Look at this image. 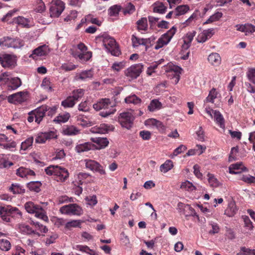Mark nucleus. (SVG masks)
I'll return each instance as SVG.
<instances>
[{
  "label": "nucleus",
  "mask_w": 255,
  "mask_h": 255,
  "mask_svg": "<svg viewBox=\"0 0 255 255\" xmlns=\"http://www.w3.org/2000/svg\"><path fill=\"white\" fill-rule=\"evenodd\" d=\"M93 108L96 111H100L102 109L106 110L101 112L100 114L103 117H107L116 112V109L114 108L109 99L101 100L93 105Z\"/></svg>",
  "instance_id": "f257e3e1"
},
{
  "label": "nucleus",
  "mask_w": 255,
  "mask_h": 255,
  "mask_svg": "<svg viewBox=\"0 0 255 255\" xmlns=\"http://www.w3.org/2000/svg\"><path fill=\"white\" fill-rule=\"evenodd\" d=\"M26 211L30 214H35V216L44 221L48 220L45 211L40 206L32 202H27L24 205Z\"/></svg>",
  "instance_id": "f03ea898"
},
{
  "label": "nucleus",
  "mask_w": 255,
  "mask_h": 255,
  "mask_svg": "<svg viewBox=\"0 0 255 255\" xmlns=\"http://www.w3.org/2000/svg\"><path fill=\"white\" fill-rule=\"evenodd\" d=\"M23 41L18 38L5 36L0 39V46L2 48L19 49L24 45Z\"/></svg>",
  "instance_id": "7ed1b4c3"
},
{
  "label": "nucleus",
  "mask_w": 255,
  "mask_h": 255,
  "mask_svg": "<svg viewBox=\"0 0 255 255\" xmlns=\"http://www.w3.org/2000/svg\"><path fill=\"white\" fill-rule=\"evenodd\" d=\"M103 45L105 48L108 50L112 55L118 56L121 54V51L114 38L109 36L103 37Z\"/></svg>",
  "instance_id": "20e7f679"
},
{
  "label": "nucleus",
  "mask_w": 255,
  "mask_h": 255,
  "mask_svg": "<svg viewBox=\"0 0 255 255\" xmlns=\"http://www.w3.org/2000/svg\"><path fill=\"white\" fill-rule=\"evenodd\" d=\"M87 48L83 43H80L77 45V48L75 51L72 52V55L75 57H78L80 59L86 61L92 57V53L87 51Z\"/></svg>",
  "instance_id": "39448f33"
},
{
  "label": "nucleus",
  "mask_w": 255,
  "mask_h": 255,
  "mask_svg": "<svg viewBox=\"0 0 255 255\" xmlns=\"http://www.w3.org/2000/svg\"><path fill=\"white\" fill-rule=\"evenodd\" d=\"M65 8V4L61 0H53L50 7V14L51 17H58Z\"/></svg>",
  "instance_id": "423d86ee"
},
{
  "label": "nucleus",
  "mask_w": 255,
  "mask_h": 255,
  "mask_svg": "<svg viewBox=\"0 0 255 255\" xmlns=\"http://www.w3.org/2000/svg\"><path fill=\"white\" fill-rule=\"evenodd\" d=\"M134 117L129 112L122 113L120 114L119 121L123 127L127 129L131 128Z\"/></svg>",
  "instance_id": "0eeeda50"
},
{
  "label": "nucleus",
  "mask_w": 255,
  "mask_h": 255,
  "mask_svg": "<svg viewBox=\"0 0 255 255\" xmlns=\"http://www.w3.org/2000/svg\"><path fill=\"white\" fill-rule=\"evenodd\" d=\"M0 63L4 68H13L16 63V56L8 54L0 55Z\"/></svg>",
  "instance_id": "6e6552de"
},
{
  "label": "nucleus",
  "mask_w": 255,
  "mask_h": 255,
  "mask_svg": "<svg viewBox=\"0 0 255 255\" xmlns=\"http://www.w3.org/2000/svg\"><path fill=\"white\" fill-rule=\"evenodd\" d=\"M142 69L143 65L140 63L133 65L125 70V74L131 79H136L140 75Z\"/></svg>",
  "instance_id": "1a4fd4ad"
},
{
  "label": "nucleus",
  "mask_w": 255,
  "mask_h": 255,
  "mask_svg": "<svg viewBox=\"0 0 255 255\" xmlns=\"http://www.w3.org/2000/svg\"><path fill=\"white\" fill-rule=\"evenodd\" d=\"M62 214L80 215L82 214L81 208L76 204H70L62 207L60 209Z\"/></svg>",
  "instance_id": "9d476101"
},
{
  "label": "nucleus",
  "mask_w": 255,
  "mask_h": 255,
  "mask_svg": "<svg viewBox=\"0 0 255 255\" xmlns=\"http://www.w3.org/2000/svg\"><path fill=\"white\" fill-rule=\"evenodd\" d=\"M85 161L87 168L89 169L91 171L99 172L102 175L106 173L103 166L97 161L91 159H86Z\"/></svg>",
  "instance_id": "9b49d317"
},
{
  "label": "nucleus",
  "mask_w": 255,
  "mask_h": 255,
  "mask_svg": "<svg viewBox=\"0 0 255 255\" xmlns=\"http://www.w3.org/2000/svg\"><path fill=\"white\" fill-rule=\"evenodd\" d=\"M24 92H19L10 95L7 97V101L9 103L16 104L21 103L26 100L25 94Z\"/></svg>",
  "instance_id": "f8f14e48"
},
{
  "label": "nucleus",
  "mask_w": 255,
  "mask_h": 255,
  "mask_svg": "<svg viewBox=\"0 0 255 255\" xmlns=\"http://www.w3.org/2000/svg\"><path fill=\"white\" fill-rule=\"evenodd\" d=\"M48 106L43 105L34 111L31 112L32 115L34 116L35 122L37 124H39L43 118L45 116V112L47 111Z\"/></svg>",
  "instance_id": "ddd939ff"
},
{
  "label": "nucleus",
  "mask_w": 255,
  "mask_h": 255,
  "mask_svg": "<svg viewBox=\"0 0 255 255\" xmlns=\"http://www.w3.org/2000/svg\"><path fill=\"white\" fill-rule=\"evenodd\" d=\"M55 169L54 176H57V181H64L69 177L68 170L65 168L56 165Z\"/></svg>",
  "instance_id": "4468645a"
},
{
  "label": "nucleus",
  "mask_w": 255,
  "mask_h": 255,
  "mask_svg": "<svg viewBox=\"0 0 255 255\" xmlns=\"http://www.w3.org/2000/svg\"><path fill=\"white\" fill-rule=\"evenodd\" d=\"M49 51L48 46L44 44L35 49L33 51L32 54L30 56V57L35 58V56H45L49 53Z\"/></svg>",
  "instance_id": "2eb2a0df"
},
{
  "label": "nucleus",
  "mask_w": 255,
  "mask_h": 255,
  "mask_svg": "<svg viewBox=\"0 0 255 255\" xmlns=\"http://www.w3.org/2000/svg\"><path fill=\"white\" fill-rule=\"evenodd\" d=\"M214 33V32L213 28L204 30L202 33H200L198 35L197 37V40L198 42L203 43L205 42L207 39L211 38Z\"/></svg>",
  "instance_id": "dca6fc26"
},
{
  "label": "nucleus",
  "mask_w": 255,
  "mask_h": 255,
  "mask_svg": "<svg viewBox=\"0 0 255 255\" xmlns=\"http://www.w3.org/2000/svg\"><path fill=\"white\" fill-rule=\"evenodd\" d=\"M14 212H16V215H18L19 217H22V213L16 207H13L10 206L0 207V214L4 213L11 216Z\"/></svg>",
  "instance_id": "f3484780"
},
{
  "label": "nucleus",
  "mask_w": 255,
  "mask_h": 255,
  "mask_svg": "<svg viewBox=\"0 0 255 255\" xmlns=\"http://www.w3.org/2000/svg\"><path fill=\"white\" fill-rule=\"evenodd\" d=\"M113 126L103 124L97 128H92L91 131L93 133L105 134L108 133L109 131L113 130Z\"/></svg>",
  "instance_id": "a211bd4d"
},
{
  "label": "nucleus",
  "mask_w": 255,
  "mask_h": 255,
  "mask_svg": "<svg viewBox=\"0 0 255 255\" xmlns=\"http://www.w3.org/2000/svg\"><path fill=\"white\" fill-rule=\"evenodd\" d=\"M94 149H95V145L89 142L78 144L75 147L76 151L78 153L88 151Z\"/></svg>",
  "instance_id": "6ab92c4d"
},
{
  "label": "nucleus",
  "mask_w": 255,
  "mask_h": 255,
  "mask_svg": "<svg viewBox=\"0 0 255 255\" xmlns=\"http://www.w3.org/2000/svg\"><path fill=\"white\" fill-rule=\"evenodd\" d=\"M22 84L20 78L18 77L10 78L9 81L7 83V88L9 90H15L19 87Z\"/></svg>",
  "instance_id": "aec40b11"
},
{
  "label": "nucleus",
  "mask_w": 255,
  "mask_h": 255,
  "mask_svg": "<svg viewBox=\"0 0 255 255\" xmlns=\"http://www.w3.org/2000/svg\"><path fill=\"white\" fill-rule=\"evenodd\" d=\"M150 38H139L136 37L135 35H132L131 36V41L132 46L134 47H137L139 45H143L146 46L148 43V40H149ZM146 50L147 49V46L145 47Z\"/></svg>",
  "instance_id": "412c9836"
},
{
  "label": "nucleus",
  "mask_w": 255,
  "mask_h": 255,
  "mask_svg": "<svg viewBox=\"0 0 255 255\" xmlns=\"http://www.w3.org/2000/svg\"><path fill=\"white\" fill-rule=\"evenodd\" d=\"M196 32L195 31L188 32L183 38L184 44L183 47L185 49H188L191 45V43L195 36Z\"/></svg>",
  "instance_id": "4be33fe9"
},
{
  "label": "nucleus",
  "mask_w": 255,
  "mask_h": 255,
  "mask_svg": "<svg viewBox=\"0 0 255 255\" xmlns=\"http://www.w3.org/2000/svg\"><path fill=\"white\" fill-rule=\"evenodd\" d=\"M213 113L214 114V118L216 123L219 125L220 127L222 128H225V120L223 116L221 114V113L217 110L213 111Z\"/></svg>",
  "instance_id": "5701e85b"
},
{
  "label": "nucleus",
  "mask_w": 255,
  "mask_h": 255,
  "mask_svg": "<svg viewBox=\"0 0 255 255\" xmlns=\"http://www.w3.org/2000/svg\"><path fill=\"white\" fill-rule=\"evenodd\" d=\"M92 141L97 144L99 147L98 148H96L97 149H102L104 148L107 147L109 142L107 138L104 137H93L91 138Z\"/></svg>",
  "instance_id": "b1692460"
},
{
  "label": "nucleus",
  "mask_w": 255,
  "mask_h": 255,
  "mask_svg": "<svg viewBox=\"0 0 255 255\" xmlns=\"http://www.w3.org/2000/svg\"><path fill=\"white\" fill-rule=\"evenodd\" d=\"M238 209L234 202H231L225 211V214L228 217L234 216L237 212Z\"/></svg>",
  "instance_id": "393cba45"
},
{
  "label": "nucleus",
  "mask_w": 255,
  "mask_h": 255,
  "mask_svg": "<svg viewBox=\"0 0 255 255\" xmlns=\"http://www.w3.org/2000/svg\"><path fill=\"white\" fill-rule=\"evenodd\" d=\"M208 60L210 63L214 66L219 65L221 62V58L218 53H212L208 58Z\"/></svg>",
  "instance_id": "a878e982"
},
{
  "label": "nucleus",
  "mask_w": 255,
  "mask_h": 255,
  "mask_svg": "<svg viewBox=\"0 0 255 255\" xmlns=\"http://www.w3.org/2000/svg\"><path fill=\"white\" fill-rule=\"evenodd\" d=\"M162 105L160 102L157 99H153L151 101L149 105L147 107L148 110L150 112H154L155 110H158L162 108Z\"/></svg>",
  "instance_id": "bb28decb"
},
{
  "label": "nucleus",
  "mask_w": 255,
  "mask_h": 255,
  "mask_svg": "<svg viewBox=\"0 0 255 255\" xmlns=\"http://www.w3.org/2000/svg\"><path fill=\"white\" fill-rule=\"evenodd\" d=\"M149 125L155 127L160 132H163L165 130V127L163 124L154 119H151L147 121Z\"/></svg>",
  "instance_id": "cd10ccee"
},
{
  "label": "nucleus",
  "mask_w": 255,
  "mask_h": 255,
  "mask_svg": "<svg viewBox=\"0 0 255 255\" xmlns=\"http://www.w3.org/2000/svg\"><path fill=\"white\" fill-rule=\"evenodd\" d=\"M189 10L188 5H180L176 7L174 11L175 17L183 15Z\"/></svg>",
  "instance_id": "c85d7f7f"
},
{
  "label": "nucleus",
  "mask_w": 255,
  "mask_h": 255,
  "mask_svg": "<svg viewBox=\"0 0 255 255\" xmlns=\"http://www.w3.org/2000/svg\"><path fill=\"white\" fill-rule=\"evenodd\" d=\"M29 22L30 21L28 19L22 16H18L13 19L14 23L21 25L23 27H28Z\"/></svg>",
  "instance_id": "c756f323"
},
{
  "label": "nucleus",
  "mask_w": 255,
  "mask_h": 255,
  "mask_svg": "<svg viewBox=\"0 0 255 255\" xmlns=\"http://www.w3.org/2000/svg\"><path fill=\"white\" fill-rule=\"evenodd\" d=\"M125 102L127 104L138 105L141 104V100L137 97L135 95L133 94L126 97L125 99Z\"/></svg>",
  "instance_id": "7c9ffc66"
},
{
  "label": "nucleus",
  "mask_w": 255,
  "mask_h": 255,
  "mask_svg": "<svg viewBox=\"0 0 255 255\" xmlns=\"http://www.w3.org/2000/svg\"><path fill=\"white\" fill-rule=\"evenodd\" d=\"M242 162H238L235 164H231L229 168V172L232 174H239L241 173V171H235V170H238L241 169L242 170H246V168L243 167V168H241V166H242Z\"/></svg>",
  "instance_id": "2f4dec72"
},
{
  "label": "nucleus",
  "mask_w": 255,
  "mask_h": 255,
  "mask_svg": "<svg viewBox=\"0 0 255 255\" xmlns=\"http://www.w3.org/2000/svg\"><path fill=\"white\" fill-rule=\"evenodd\" d=\"M137 29L138 30L146 31L147 29V20L146 17H142L136 22Z\"/></svg>",
  "instance_id": "473e14b6"
},
{
  "label": "nucleus",
  "mask_w": 255,
  "mask_h": 255,
  "mask_svg": "<svg viewBox=\"0 0 255 255\" xmlns=\"http://www.w3.org/2000/svg\"><path fill=\"white\" fill-rule=\"evenodd\" d=\"M165 35H162L158 39L156 42V44L155 45L154 48L156 50H158L164 45H167L169 41H168L167 39L165 37Z\"/></svg>",
  "instance_id": "72a5a7b5"
},
{
  "label": "nucleus",
  "mask_w": 255,
  "mask_h": 255,
  "mask_svg": "<svg viewBox=\"0 0 255 255\" xmlns=\"http://www.w3.org/2000/svg\"><path fill=\"white\" fill-rule=\"evenodd\" d=\"M173 167V162L170 160H167L163 164L160 165V170L161 172L166 173L171 170Z\"/></svg>",
  "instance_id": "f704fd0d"
},
{
  "label": "nucleus",
  "mask_w": 255,
  "mask_h": 255,
  "mask_svg": "<svg viewBox=\"0 0 255 255\" xmlns=\"http://www.w3.org/2000/svg\"><path fill=\"white\" fill-rule=\"evenodd\" d=\"M41 186V183L39 181H31L27 184V186L30 190L36 192H39L40 191Z\"/></svg>",
  "instance_id": "c9c22d12"
},
{
  "label": "nucleus",
  "mask_w": 255,
  "mask_h": 255,
  "mask_svg": "<svg viewBox=\"0 0 255 255\" xmlns=\"http://www.w3.org/2000/svg\"><path fill=\"white\" fill-rule=\"evenodd\" d=\"M76 103V101L71 96L68 97L61 103V105L64 108H72Z\"/></svg>",
  "instance_id": "e433bc0d"
},
{
  "label": "nucleus",
  "mask_w": 255,
  "mask_h": 255,
  "mask_svg": "<svg viewBox=\"0 0 255 255\" xmlns=\"http://www.w3.org/2000/svg\"><path fill=\"white\" fill-rule=\"evenodd\" d=\"M9 189L13 194H22L25 193V189L18 184H12Z\"/></svg>",
  "instance_id": "4c0bfd02"
},
{
  "label": "nucleus",
  "mask_w": 255,
  "mask_h": 255,
  "mask_svg": "<svg viewBox=\"0 0 255 255\" xmlns=\"http://www.w3.org/2000/svg\"><path fill=\"white\" fill-rule=\"evenodd\" d=\"M64 132L67 135H76L79 133V130L74 126H70L67 127L64 130Z\"/></svg>",
  "instance_id": "58836bf2"
},
{
  "label": "nucleus",
  "mask_w": 255,
  "mask_h": 255,
  "mask_svg": "<svg viewBox=\"0 0 255 255\" xmlns=\"http://www.w3.org/2000/svg\"><path fill=\"white\" fill-rule=\"evenodd\" d=\"M84 94V90L82 89H79L74 90L72 92V96L71 97L76 102L79 99L81 98Z\"/></svg>",
  "instance_id": "ea45409f"
},
{
  "label": "nucleus",
  "mask_w": 255,
  "mask_h": 255,
  "mask_svg": "<svg viewBox=\"0 0 255 255\" xmlns=\"http://www.w3.org/2000/svg\"><path fill=\"white\" fill-rule=\"evenodd\" d=\"M222 13L221 12H217L212 15H211L207 20L205 21L204 24H207L209 23H211L214 21H216L218 20L222 16Z\"/></svg>",
  "instance_id": "a19ab883"
},
{
  "label": "nucleus",
  "mask_w": 255,
  "mask_h": 255,
  "mask_svg": "<svg viewBox=\"0 0 255 255\" xmlns=\"http://www.w3.org/2000/svg\"><path fill=\"white\" fill-rule=\"evenodd\" d=\"M208 181L211 186L213 187H218L220 183L218 180L214 176L210 173L208 174Z\"/></svg>",
  "instance_id": "79ce46f5"
},
{
  "label": "nucleus",
  "mask_w": 255,
  "mask_h": 255,
  "mask_svg": "<svg viewBox=\"0 0 255 255\" xmlns=\"http://www.w3.org/2000/svg\"><path fill=\"white\" fill-rule=\"evenodd\" d=\"M10 77L8 72H4L0 75V86L5 85H7V83L9 82Z\"/></svg>",
  "instance_id": "37998d69"
},
{
  "label": "nucleus",
  "mask_w": 255,
  "mask_h": 255,
  "mask_svg": "<svg viewBox=\"0 0 255 255\" xmlns=\"http://www.w3.org/2000/svg\"><path fill=\"white\" fill-rule=\"evenodd\" d=\"M11 248L10 242L7 240H0V249L4 251H8Z\"/></svg>",
  "instance_id": "c03bdc74"
},
{
  "label": "nucleus",
  "mask_w": 255,
  "mask_h": 255,
  "mask_svg": "<svg viewBox=\"0 0 255 255\" xmlns=\"http://www.w3.org/2000/svg\"><path fill=\"white\" fill-rule=\"evenodd\" d=\"M93 76V74L91 70L85 71L80 74L79 79L82 80H85L87 79H91Z\"/></svg>",
  "instance_id": "a18cd8bd"
},
{
  "label": "nucleus",
  "mask_w": 255,
  "mask_h": 255,
  "mask_svg": "<svg viewBox=\"0 0 255 255\" xmlns=\"http://www.w3.org/2000/svg\"><path fill=\"white\" fill-rule=\"evenodd\" d=\"M76 249L83 253L88 254L90 255H95L94 252L86 246L77 245Z\"/></svg>",
  "instance_id": "49530a36"
},
{
  "label": "nucleus",
  "mask_w": 255,
  "mask_h": 255,
  "mask_svg": "<svg viewBox=\"0 0 255 255\" xmlns=\"http://www.w3.org/2000/svg\"><path fill=\"white\" fill-rule=\"evenodd\" d=\"M33 141V137H30L27 138L24 141L22 142L21 144V149L24 150L28 149L32 145Z\"/></svg>",
  "instance_id": "de8ad7c7"
},
{
  "label": "nucleus",
  "mask_w": 255,
  "mask_h": 255,
  "mask_svg": "<svg viewBox=\"0 0 255 255\" xmlns=\"http://www.w3.org/2000/svg\"><path fill=\"white\" fill-rule=\"evenodd\" d=\"M217 93L216 89L213 88L209 92L208 96L206 98L205 102L213 103L214 100L217 98Z\"/></svg>",
  "instance_id": "09e8293b"
},
{
  "label": "nucleus",
  "mask_w": 255,
  "mask_h": 255,
  "mask_svg": "<svg viewBox=\"0 0 255 255\" xmlns=\"http://www.w3.org/2000/svg\"><path fill=\"white\" fill-rule=\"evenodd\" d=\"M121 7L120 6L115 5L109 8L108 9L109 14L110 16H115L119 14Z\"/></svg>",
  "instance_id": "8fccbe9b"
},
{
  "label": "nucleus",
  "mask_w": 255,
  "mask_h": 255,
  "mask_svg": "<svg viewBox=\"0 0 255 255\" xmlns=\"http://www.w3.org/2000/svg\"><path fill=\"white\" fill-rule=\"evenodd\" d=\"M19 228L20 231L26 234H31L34 232L33 230L28 226L25 224H20Z\"/></svg>",
  "instance_id": "3c124183"
},
{
  "label": "nucleus",
  "mask_w": 255,
  "mask_h": 255,
  "mask_svg": "<svg viewBox=\"0 0 255 255\" xmlns=\"http://www.w3.org/2000/svg\"><path fill=\"white\" fill-rule=\"evenodd\" d=\"M240 179V180L249 184L255 183V177L250 175H242Z\"/></svg>",
  "instance_id": "603ef678"
},
{
  "label": "nucleus",
  "mask_w": 255,
  "mask_h": 255,
  "mask_svg": "<svg viewBox=\"0 0 255 255\" xmlns=\"http://www.w3.org/2000/svg\"><path fill=\"white\" fill-rule=\"evenodd\" d=\"M209 225L212 227V230L209 231V234L214 235L219 233L220 231V228L217 223L211 221L209 223Z\"/></svg>",
  "instance_id": "864d4df0"
},
{
  "label": "nucleus",
  "mask_w": 255,
  "mask_h": 255,
  "mask_svg": "<svg viewBox=\"0 0 255 255\" xmlns=\"http://www.w3.org/2000/svg\"><path fill=\"white\" fill-rule=\"evenodd\" d=\"M167 7L163 5L162 3H160L158 5L155 6L153 8L154 12H157L160 14H163L166 11Z\"/></svg>",
  "instance_id": "5fc2aeb1"
},
{
  "label": "nucleus",
  "mask_w": 255,
  "mask_h": 255,
  "mask_svg": "<svg viewBox=\"0 0 255 255\" xmlns=\"http://www.w3.org/2000/svg\"><path fill=\"white\" fill-rule=\"evenodd\" d=\"M249 80L255 84V68H250L247 74Z\"/></svg>",
  "instance_id": "6e6d98bb"
},
{
  "label": "nucleus",
  "mask_w": 255,
  "mask_h": 255,
  "mask_svg": "<svg viewBox=\"0 0 255 255\" xmlns=\"http://www.w3.org/2000/svg\"><path fill=\"white\" fill-rule=\"evenodd\" d=\"M242 218L244 222L245 227L248 228L249 230H252L254 226L253 225V223L250 219L249 217L247 216H243Z\"/></svg>",
  "instance_id": "4d7b16f0"
},
{
  "label": "nucleus",
  "mask_w": 255,
  "mask_h": 255,
  "mask_svg": "<svg viewBox=\"0 0 255 255\" xmlns=\"http://www.w3.org/2000/svg\"><path fill=\"white\" fill-rule=\"evenodd\" d=\"M70 116L69 113H66L63 115H60L56 117L55 121H57L58 123H65L68 121Z\"/></svg>",
  "instance_id": "13d9d810"
},
{
  "label": "nucleus",
  "mask_w": 255,
  "mask_h": 255,
  "mask_svg": "<svg viewBox=\"0 0 255 255\" xmlns=\"http://www.w3.org/2000/svg\"><path fill=\"white\" fill-rule=\"evenodd\" d=\"M176 31V28L175 26H173L166 33L163 35H165V37L167 39L168 41H170L173 35L175 34Z\"/></svg>",
  "instance_id": "bf43d9fd"
},
{
  "label": "nucleus",
  "mask_w": 255,
  "mask_h": 255,
  "mask_svg": "<svg viewBox=\"0 0 255 255\" xmlns=\"http://www.w3.org/2000/svg\"><path fill=\"white\" fill-rule=\"evenodd\" d=\"M238 152V147H233L231 149V153L229 157V161H233L235 160L236 158V154Z\"/></svg>",
  "instance_id": "052dcab7"
},
{
  "label": "nucleus",
  "mask_w": 255,
  "mask_h": 255,
  "mask_svg": "<svg viewBox=\"0 0 255 255\" xmlns=\"http://www.w3.org/2000/svg\"><path fill=\"white\" fill-rule=\"evenodd\" d=\"M85 200L87 204L91 206H94L97 203V197L95 195L88 196Z\"/></svg>",
  "instance_id": "680f3d73"
},
{
  "label": "nucleus",
  "mask_w": 255,
  "mask_h": 255,
  "mask_svg": "<svg viewBox=\"0 0 255 255\" xmlns=\"http://www.w3.org/2000/svg\"><path fill=\"white\" fill-rule=\"evenodd\" d=\"M16 174L21 177H27L28 176V168L21 167L17 170Z\"/></svg>",
  "instance_id": "e2e57ef3"
},
{
  "label": "nucleus",
  "mask_w": 255,
  "mask_h": 255,
  "mask_svg": "<svg viewBox=\"0 0 255 255\" xmlns=\"http://www.w3.org/2000/svg\"><path fill=\"white\" fill-rule=\"evenodd\" d=\"M125 67V64L123 62H115L114 63L112 66V68L116 71H120L121 69H123Z\"/></svg>",
  "instance_id": "0e129e2a"
},
{
  "label": "nucleus",
  "mask_w": 255,
  "mask_h": 255,
  "mask_svg": "<svg viewBox=\"0 0 255 255\" xmlns=\"http://www.w3.org/2000/svg\"><path fill=\"white\" fill-rule=\"evenodd\" d=\"M170 71L174 73L173 75H180L182 70V68L178 66L169 65Z\"/></svg>",
  "instance_id": "69168bd1"
},
{
  "label": "nucleus",
  "mask_w": 255,
  "mask_h": 255,
  "mask_svg": "<svg viewBox=\"0 0 255 255\" xmlns=\"http://www.w3.org/2000/svg\"><path fill=\"white\" fill-rule=\"evenodd\" d=\"M135 10L134 6L131 3H128L127 6L124 9V13L126 14L127 13H132Z\"/></svg>",
  "instance_id": "338daca9"
},
{
  "label": "nucleus",
  "mask_w": 255,
  "mask_h": 255,
  "mask_svg": "<svg viewBox=\"0 0 255 255\" xmlns=\"http://www.w3.org/2000/svg\"><path fill=\"white\" fill-rule=\"evenodd\" d=\"M255 31V26L252 24L246 23L245 24V33L246 35L248 33H252Z\"/></svg>",
  "instance_id": "774afa93"
}]
</instances>
